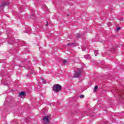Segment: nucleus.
Returning a JSON list of instances; mask_svg holds the SVG:
<instances>
[{
	"instance_id": "obj_10",
	"label": "nucleus",
	"mask_w": 124,
	"mask_h": 124,
	"mask_svg": "<svg viewBox=\"0 0 124 124\" xmlns=\"http://www.w3.org/2000/svg\"><path fill=\"white\" fill-rule=\"evenodd\" d=\"M63 62L64 64H65L67 62V61H66V60H64L63 61Z\"/></svg>"
},
{
	"instance_id": "obj_12",
	"label": "nucleus",
	"mask_w": 124,
	"mask_h": 124,
	"mask_svg": "<svg viewBox=\"0 0 124 124\" xmlns=\"http://www.w3.org/2000/svg\"><path fill=\"white\" fill-rule=\"evenodd\" d=\"M80 98H84V97H85V96L84 95H81L79 96Z\"/></svg>"
},
{
	"instance_id": "obj_9",
	"label": "nucleus",
	"mask_w": 124,
	"mask_h": 124,
	"mask_svg": "<svg viewBox=\"0 0 124 124\" xmlns=\"http://www.w3.org/2000/svg\"><path fill=\"white\" fill-rule=\"evenodd\" d=\"M97 88H98V87L97 86H95L94 87V91L95 92H96V90H97Z\"/></svg>"
},
{
	"instance_id": "obj_11",
	"label": "nucleus",
	"mask_w": 124,
	"mask_h": 124,
	"mask_svg": "<svg viewBox=\"0 0 124 124\" xmlns=\"http://www.w3.org/2000/svg\"><path fill=\"white\" fill-rule=\"evenodd\" d=\"M68 46H73L74 45L73 44H67Z\"/></svg>"
},
{
	"instance_id": "obj_13",
	"label": "nucleus",
	"mask_w": 124,
	"mask_h": 124,
	"mask_svg": "<svg viewBox=\"0 0 124 124\" xmlns=\"http://www.w3.org/2000/svg\"><path fill=\"white\" fill-rule=\"evenodd\" d=\"M121 30V27H119L116 29V31H120Z\"/></svg>"
},
{
	"instance_id": "obj_2",
	"label": "nucleus",
	"mask_w": 124,
	"mask_h": 124,
	"mask_svg": "<svg viewBox=\"0 0 124 124\" xmlns=\"http://www.w3.org/2000/svg\"><path fill=\"white\" fill-rule=\"evenodd\" d=\"M81 76V69H78L76 70L75 73L74 77L75 78H77Z\"/></svg>"
},
{
	"instance_id": "obj_14",
	"label": "nucleus",
	"mask_w": 124,
	"mask_h": 124,
	"mask_svg": "<svg viewBox=\"0 0 124 124\" xmlns=\"http://www.w3.org/2000/svg\"><path fill=\"white\" fill-rule=\"evenodd\" d=\"M82 51H85V49H84V50H82Z\"/></svg>"
},
{
	"instance_id": "obj_1",
	"label": "nucleus",
	"mask_w": 124,
	"mask_h": 124,
	"mask_svg": "<svg viewBox=\"0 0 124 124\" xmlns=\"http://www.w3.org/2000/svg\"><path fill=\"white\" fill-rule=\"evenodd\" d=\"M62 90V86L60 84H55L53 86V90L55 93H59Z\"/></svg>"
},
{
	"instance_id": "obj_5",
	"label": "nucleus",
	"mask_w": 124,
	"mask_h": 124,
	"mask_svg": "<svg viewBox=\"0 0 124 124\" xmlns=\"http://www.w3.org/2000/svg\"><path fill=\"white\" fill-rule=\"evenodd\" d=\"M18 95H19V96H24L25 95V92H21V93L20 94H19Z\"/></svg>"
},
{
	"instance_id": "obj_6",
	"label": "nucleus",
	"mask_w": 124,
	"mask_h": 124,
	"mask_svg": "<svg viewBox=\"0 0 124 124\" xmlns=\"http://www.w3.org/2000/svg\"><path fill=\"white\" fill-rule=\"evenodd\" d=\"M84 58L85 59H91V56L86 55H84Z\"/></svg>"
},
{
	"instance_id": "obj_4",
	"label": "nucleus",
	"mask_w": 124,
	"mask_h": 124,
	"mask_svg": "<svg viewBox=\"0 0 124 124\" xmlns=\"http://www.w3.org/2000/svg\"><path fill=\"white\" fill-rule=\"evenodd\" d=\"M8 4H9V3H2L0 5V7H3V6H4V5H8Z\"/></svg>"
},
{
	"instance_id": "obj_7",
	"label": "nucleus",
	"mask_w": 124,
	"mask_h": 124,
	"mask_svg": "<svg viewBox=\"0 0 124 124\" xmlns=\"http://www.w3.org/2000/svg\"><path fill=\"white\" fill-rule=\"evenodd\" d=\"M41 80H42V83L43 84H46V81L43 79V78H41Z\"/></svg>"
},
{
	"instance_id": "obj_8",
	"label": "nucleus",
	"mask_w": 124,
	"mask_h": 124,
	"mask_svg": "<svg viewBox=\"0 0 124 124\" xmlns=\"http://www.w3.org/2000/svg\"><path fill=\"white\" fill-rule=\"evenodd\" d=\"M94 54H95V56H96L97 54H98V50H95Z\"/></svg>"
},
{
	"instance_id": "obj_3",
	"label": "nucleus",
	"mask_w": 124,
	"mask_h": 124,
	"mask_svg": "<svg viewBox=\"0 0 124 124\" xmlns=\"http://www.w3.org/2000/svg\"><path fill=\"white\" fill-rule=\"evenodd\" d=\"M43 122L44 124H48L49 123V116L44 117L43 119Z\"/></svg>"
}]
</instances>
